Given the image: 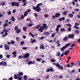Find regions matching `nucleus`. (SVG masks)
Instances as JSON below:
<instances>
[{
    "mask_svg": "<svg viewBox=\"0 0 80 80\" xmlns=\"http://www.w3.org/2000/svg\"><path fill=\"white\" fill-rule=\"evenodd\" d=\"M33 9H34V10H36V12H40L41 11V8H40V7L39 6H36V7H32Z\"/></svg>",
    "mask_w": 80,
    "mask_h": 80,
    "instance_id": "f257e3e1",
    "label": "nucleus"
},
{
    "mask_svg": "<svg viewBox=\"0 0 80 80\" xmlns=\"http://www.w3.org/2000/svg\"><path fill=\"white\" fill-rule=\"evenodd\" d=\"M5 49L6 50H9L10 49V47H9V45H8L6 44H5Z\"/></svg>",
    "mask_w": 80,
    "mask_h": 80,
    "instance_id": "f03ea898",
    "label": "nucleus"
},
{
    "mask_svg": "<svg viewBox=\"0 0 80 80\" xmlns=\"http://www.w3.org/2000/svg\"><path fill=\"white\" fill-rule=\"evenodd\" d=\"M29 56H30V54L26 53L25 55L23 56V57L25 58H27L29 57Z\"/></svg>",
    "mask_w": 80,
    "mask_h": 80,
    "instance_id": "7ed1b4c3",
    "label": "nucleus"
},
{
    "mask_svg": "<svg viewBox=\"0 0 80 80\" xmlns=\"http://www.w3.org/2000/svg\"><path fill=\"white\" fill-rule=\"evenodd\" d=\"M38 31H39L41 32H43V26H41L40 27V28L38 29Z\"/></svg>",
    "mask_w": 80,
    "mask_h": 80,
    "instance_id": "20e7f679",
    "label": "nucleus"
},
{
    "mask_svg": "<svg viewBox=\"0 0 80 80\" xmlns=\"http://www.w3.org/2000/svg\"><path fill=\"white\" fill-rule=\"evenodd\" d=\"M42 27V28H43V30H45V29H46V28L48 27V26H47V24H43Z\"/></svg>",
    "mask_w": 80,
    "mask_h": 80,
    "instance_id": "39448f33",
    "label": "nucleus"
},
{
    "mask_svg": "<svg viewBox=\"0 0 80 80\" xmlns=\"http://www.w3.org/2000/svg\"><path fill=\"white\" fill-rule=\"evenodd\" d=\"M74 36H75V35L73 34L72 35L71 34L68 35V37L70 38H74Z\"/></svg>",
    "mask_w": 80,
    "mask_h": 80,
    "instance_id": "423d86ee",
    "label": "nucleus"
},
{
    "mask_svg": "<svg viewBox=\"0 0 80 80\" xmlns=\"http://www.w3.org/2000/svg\"><path fill=\"white\" fill-rule=\"evenodd\" d=\"M35 61H30L28 63V65H31V64H35Z\"/></svg>",
    "mask_w": 80,
    "mask_h": 80,
    "instance_id": "0eeeda50",
    "label": "nucleus"
},
{
    "mask_svg": "<svg viewBox=\"0 0 80 80\" xmlns=\"http://www.w3.org/2000/svg\"><path fill=\"white\" fill-rule=\"evenodd\" d=\"M55 15L56 18H58V17H59L60 16V13H56Z\"/></svg>",
    "mask_w": 80,
    "mask_h": 80,
    "instance_id": "6e6552de",
    "label": "nucleus"
},
{
    "mask_svg": "<svg viewBox=\"0 0 80 80\" xmlns=\"http://www.w3.org/2000/svg\"><path fill=\"white\" fill-rule=\"evenodd\" d=\"M11 19L12 22H14L15 20V18H14V17L12 16L11 17Z\"/></svg>",
    "mask_w": 80,
    "mask_h": 80,
    "instance_id": "1a4fd4ad",
    "label": "nucleus"
},
{
    "mask_svg": "<svg viewBox=\"0 0 80 80\" xmlns=\"http://www.w3.org/2000/svg\"><path fill=\"white\" fill-rule=\"evenodd\" d=\"M67 48V47L64 46L62 48H61V51H63V50H65V48Z\"/></svg>",
    "mask_w": 80,
    "mask_h": 80,
    "instance_id": "9d476101",
    "label": "nucleus"
},
{
    "mask_svg": "<svg viewBox=\"0 0 80 80\" xmlns=\"http://www.w3.org/2000/svg\"><path fill=\"white\" fill-rule=\"evenodd\" d=\"M67 40H68V38L67 37H65L63 38V40L64 41H66Z\"/></svg>",
    "mask_w": 80,
    "mask_h": 80,
    "instance_id": "9b49d317",
    "label": "nucleus"
},
{
    "mask_svg": "<svg viewBox=\"0 0 80 80\" xmlns=\"http://www.w3.org/2000/svg\"><path fill=\"white\" fill-rule=\"evenodd\" d=\"M27 14H28V11H26L24 13V17H26L27 16Z\"/></svg>",
    "mask_w": 80,
    "mask_h": 80,
    "instance_id": "f8f14e48",
    "label": "nucleus"
},
{
    "mask_svg": "<svg viewBox=\"0 0 80 80\" xmlns=\"http://www.w3.org/2000/svg\"><path fill=\"white\" fill-rule=\"evenodd\" d=\"M74 32L76 33H78L80 32L78 31V30H76L74 31Z\"/></svg>",
    "mask_w": 80,
    "mask_h": 80,
    "instance_id": "ddd939ff",
    "label": "nucleus"
},
{
    "mask_svg": "<svg viewBox=\"0 0 80 80\" xmlns=\"http://www.w3.org/2000/svg\"><path fill=\"white\" fill-rule=\"evenodd\" d=\"M40 48L41 49H43V50H44V49H45V47H43V46L42 45H41L40 46Z\"/></svg>",
    "mask_w": 80,
    "mask_h": 80,
    "instance_id": "4468645a",
    "label": "nucleus"
},
{
    "mask_svg": "<svg viewBox=\"0 0 80 80\" xmlns=\"http://www.w3.org/2000/svg\"><path fill=\"white\" fill-rule=\"evenodd\" d=\"M23 78V77H18V80H22Z\"/></svg>",
    "mask_w": 80,
    "mask_h": 80,
    "instance_id": "2eb2a0df",
    "label": "nucleus"
},
{
    "mask_svg": "<svg viewBox=\"0 0 80 80\" xmlns=\"http://www.w3.org/2000/svg\"><path fill=\"white\" fill-rule=\"evenodd\" d=\"M21 32V30L20 29H18L17 30L16 33H19Z\"/></svg>",
    "mask_w": 80,
    "mask_h": 80,
    "instance_id": "dca6fc26",
    "label": "nucleus"
},
{
    "mask_svg": "<svg viewBox=\"0 0 80 80\" xmlns=\"http://www.w3.org/2000/svg\"><path fill=\"white\" fill-rule=\"evenodd\" d=\"M14 78L15 79H17L18 78V77L17 76V74H15L14 75Z\"/></svg>",
    "mask_w": 80,
    "mask_h": 80,
    "instance_id": "f3484780",
    "label": "nucleus"
},
{
    "mask_svg": "<svg viewBox=\"0 0 80 80\" xmlns=\"http://www.w3.org/2000/svg\"><path fill=\"white\" fill-rule=\"evenodd\" d=\"M29 34L31 35L33 38H34V37H35V36H34V35L32 33L29 32Z\"/></svg>",
    "mask_w": 80,
    "mask_h": 80,
    "instance_id": "a211bd4d",
    "label": "nucleus"
},
{
    "mask_svg": "<svg viewBox=\"0 0 80 80\" xmlns=\"http://www.w3.org/2000/svg\"><path fill=\"white\" fill-rule=\"evenodd\" d=\"M12 6H15V2H13L11 3Z\"/></svg>",
    "mask_w": 80,
    "mask_h": 80,
    "instance_id": "6ab92c4d",
    "label": "nucleus"
},
{
    "mask_svg": "<svg viewBox=\"0 0 80 80\" xmlns=\"http://www.w3.org/2000/svg\"><path fill=\"white\" fill-rule=\"evenodd\" d=\"M7 25H8V24L7 23H5L3 24V27L4 28H6V26H7Z\"/></svg>",
    "mask_w": 80,
    "mask_h": 80,
    "instance_id": "aec40b11",
    "label": "nucleus"
},
{
    "mask_svg": "<svg viewBox=\"0 0 80 80\" xmlns=\"http://www.w3.org/2000/svg\"><path fill=\"white\" fill-rule=\"evenodd\" d=\"M23 78L24 80H26L27 79V76L25 75L23 76Z\"/></svg>",
    "mask_w": 80,
    "mask_h": 80,
    "instance_id": "412c9836",
    "label": "nucleus"
},
{
    "mask_svg": "<svg viewBox=\"0 0 80 80\" xmlns=\"http://www.w3.org/2000/svg\"><path fill=\"white\" fill-rule=\"evenodd\" d=\"M68 16L69 17H71V18L73 17V15L72 14H69Z\"/></svg>",
    "mask_w": 80,
    "mask_h": 80,
    "instance_id": "4be33fe9",
    "label": "nucleus"
},
{
    "mask_svg": "<svg viewBox=\"0 0 80 80\" xmlns=\"http://www.w3.org/2000/svg\"><path fill=\"white\" fill-rule=\"evenodd\" d=\"M7 62H3V64H2V65H3L4 66H7Z\"/></svg>",
    "mask_w": 80,
    "mask_h": 80,
    "instance_id": "5701e85b",
    "label": "nucleus"
},
{
    "mask_svg": "<svg viewBox=\"0 0 80 80\" xmlns=\"http://www.w3.org/2000/svg\"><path fill=\"white\" fill-rule=\"evenodd\" d=\"M56 55L57 57H59L60 55V52H58L56 54Z\"/></svg>",
    "mask_w": 80,
    "mask_h": 80,
    "instance_id": "b1692460",
    "label": "nucleus"
},
{
    "mask_svg": "<svg viewBox=\"0 0 80 80\" xmlns=\"http://www.w3.org/2000/svg\"><path fill=\"white\" fill-rule=\"evenodd\" d=\"M68 13V11L64 12L63 13V15H67V14Z\"/></svg>",
    "mask_w": 80,
    "mask_h": 80,
    "instance_id": "393cba45",
    "label": "nucleus"
},
{
    "mask_svg": "<svg viewBox=\"0 0 80 80\" xmlns=\"http://www.w3.org/2000/svg\"><path fill=\"white\" fill-rule=\"evenodd\" d=\"M15 6L16 7H18L19 6V4H18V2H15Z\"/></svg>",
    "mask_w": 80,
    "mask_h": 80,
    "instance_id": "a878e982",
    "label": "nucleus"
},
{
    "mask_svg": "<svg viewBox=\"0 0 80 80\" xmlns=\"http://www.w3.org/2000/svg\"><path fill=\"white\" fill-rule=\"evenodd\" d=\"M51 62H56V61L53 59H51Z\"/></svg>",
    "mask_w": 80,
    "mask_h": 80,
    "instance_id": "bb28decb",
    "label": "nucleus"
},
{
    "mask_svg": "<svg viewBox=\"0 0 80 80\" xmlns=\"http://www.w3.org/2000/svg\"><path fill=\"white\" fill-rule=\"evenodd\" d=\"M36 60H37V61H41V60H42V59L40 58H38L36 59Z\"/></svg>",
    "mask_w": 80,
    "mask_h": 80,
    "instance_id": "cd10ccee",
    "label": "nucleus"
},
{
    "mask_svg": "<svg viewBox=\"0 0 80 80\" xmlns=\"http://www.w3.org/2000/svg\"><path fill=\"white\" fill-rule=\"evenodd\" d=\"M3 31L5 33H7V32H8V31L5 29H4Z\"/></svg>",
    "mask_w": 80,
    "mask_h": 80,
    "instance_id": "c85d7f7f",
    "label": "nucleus"
},
{
    "mask_svg": "<svg viewBox=\"0 0 80 80\" xmlns=\"http://www.w3.org/2000/svg\"><path fill=\"white\" fill-rule=\"evenodd\" d=\"M71 45V43H68L66 44V46H65V47H66V48L67 47H68V46H70Z\"/></svg>",
    "mask_w": 80,
    "mask_h": 80,
    "instance_id": "c756f323",
    "label": "nucleus"
},
{
    "mask_svg": "<svg viewBox=\"0 0 80 80\" xmlns=\"http://www.w3.org/2000/svg\"><path fill=\"white\" fill-rule=\"evenodd\" d=\"M5 3L4 2H2L1 3V5L2 6H4V5H5Z\"/></svg>",
    "mask_w": 80,
    "mask_h": 80,
    "instance_id": "7c9ffc66",
    "label": "nucleus"
},
{
    "mask_svg": "<svg viewBox=\"0 0 80 80\" xmlns=\"http://www.w3.org/2000/svg\"><path fill=\"white\" fill-rule=\"evenodd\" d=\"M18 76H21V75H23V73L22 72H20L19 74H17Z\"/></svg>",
    "mask_w": 80,
    "mask_h": 80,
    "instance_id": "2f4dec72",
    "label": "nucleus"
},
{
    "mask_svg": "<svg viewBox=\"0 0 80 80\" xmlns=\"http://www.w3.org/2000/svg\"><path fill=\"white\" fill-rule=\"evenodd\" d=\"M34 42H36V40L35 39H33L31 41L32 43H33Z\"/></svg>",
    "mask_w": 80,
    "mask_h": 80,
    "instance_id": "473e14b6",
    "label": "nucleus"
},
{
    "mask_svg": "<svg viewBox=\"0 0 80 80\" xmlns=\"http://www.w3.org/2000/svg\"><path fill=\"white\" fill-rule=\"evenodd\" d=\"M15 43V41L13 40H12L11 41V44H14V43Z\"/></svg>",
    "mask_w": 80,
    "mask_h": 80,
    "instance_id": "72a5a7b5",
    "label": "nucleus"
},
{
    "mask_svg": "<svg viewBox=\"0 0 80 80\" xmlns=\"http://www.w3.org/2000/svg\"><path fill=\"white\" fill-rule=\"evenodd\" d=\"M40 25H39L36 27L35 29H37V28H40Z\"/></svg>",
    "mask_w": 80,
    "mask_h": 80,
    "instance_id": "f704fd0d",
    "label": "nucleus"
},
{
    "mask_svg": "<svg viewBox=\"0 0 80 80\" xmlns=\"http://www.w3.org/2000/svg\"><path fill=\"white\" fill-rule=\"evenodd\" d=\"M49 16V15L47 14H45L44 15V17L45 18L48 17Z\"/></svg>",
    "mask_w": 80,
    "mask_h": 80,
    "instance_id": "c9c22d12",
    "label": "nucleus"
},
{
    "mask_svg": "<svg viewBox=\"0 0 80 80\" xmlns=\"http://www.w3.org/2000/svg\"><path fill=\"white\" fill-rule=\"evenodd\" d=\"M67 26H68V27H72V25H71V24L70 23L67 24Z\"/></svg>",
    "mask_w": 80,
    "mask_h": 80,
    "instance_id": "e433bc0d",
    "label": "nucleus"
},
{
    "mask_svg": "<svg viewBox=\"0 0 80 80\" xmlns=\"http://www.w3.org/2000/svg\"><path fill=\"white\" fill-rule=\"evenodd\" d=\"M44 34L46 35H49V33L48 32H46L44 33Z\"/></svg>",
    "mask_w": 80,
    "mask_h": 80,
    "instance_id": "4c0bfd02",
    "label": "nucleus"
},
{
    "mask_svg": "<svg viewBox=\"0 0 80 80\" xmlns=\"http://www.w3.org/2000/svg\"><path fill=\"white\" fill-rule=\"evenodd\" d=\"M59 68H60L61 70H63V66H59Z\"/></svg>",
    "mask_w": 80,
    "mask_h": 80,
    "instance_id": "58836bf2",
    "label": "nucleus"
},
{
    "mask_svg": "<svg viewBox=\"0 0 80 80\" xmlns=\"http://www.w3.org/2000/svg\"><path fill=\"white\" fill-rule=\"evenodd\" d=\"M18 29V26H15L14 28L15 30H17Z\"/></svg>",
    "mask_w": 80,
    "mask_h": 80,
    "instance_id": "ea45409f",
    "label": "nucleus"
},
{
    "mask_svg": "<svg viewBox=\"0 0 80 80\" xmlns=\"http://www.w3.org/2000/svg\"><path fill=\"white\" fill-rule=\"evenodd\" d=\"M74 11L75 12H78L79 11V9L78 8H76L74 9Z\"/></svg>",
    "mask_w": 80,
    "mask_h": 80,
    "instance_id": "a19ab883",
    "label": "nucleus"
},
{
    "mask_svg": "<svg viewBox=\"0 0 80 80\" xmlns=\"http://www.w3.org/2000/svg\"><path fill=\"white\" fill-rule=\"evenodd\" d=\"M50 71V72H53V68H50L49 69Z\"/></svg>",
    "mask_w": 80,
    "mask_h": 80,
    "instance_id": "79ce46f5",
    "label": "nucleus"
},
{
    "mask_svg": "<svg viewBox=\"0 0 80 80\" xmlns=\"http://www.w3.org/2000/svg\"><path fill=\"white\" fill-rule=\"evenodd\" d=\"M27 29V27H24L23 28V30L24 31H25Z\"/></svg>",
    "mask_w": 80,
    "mask_h": 80,
    "instance_id": "37998d69",
    "label": "nucleus"
},
{
    "mask_svg": "<svg viewBox=\"0 0 80 80\" xmlns=\"http://www.w3.org/2000/svg\"><path fill=\"white\" fill-rule=\"evenodd\" d=\"M61 32H64V31H65V29L64 28H62L61 29Z\"/></svg>",
    "mask_w": 80,
    "mask_h": 80,
    "instance_id": "c03bdc74",
    "label": "nucleus"
},
{
    "mask_svg": "<svg viewBox=\"0 0 80 80\" xmlns=\"http://www.w3.org/2000/svg\"><path fill=\"white\" fill-rule=\"evenodd\" d=\"M19 59H21V58H23V56H20L18 57Z\"/></svg>",
    "mask_w": 80,
    "mask_h": 80,
    "instance_id": "a18cd8bd",
    "label": "nucleus"
},
{
    "mask_svg": "<svg viewBox=\"0 0 80 80\" xmlns=\"http://www.w3.org/2000/svg\"><path fill=\"white\" fill-rule=\"evenodd\" d=\"M56 67H59L60 66V64L58 63H57L56 64Z\"/></svg>",
    "mask_w": 80,
    "mask_h": 80,
    "instance_id": "49530a36",
    "label": "nucleus"
},
{
    "mask_svg": "<svg viewBox=\"0 0 80 80\" xmlns=\"http://www.w3.org/2000/svg\"><path fill=\"white\" fill-rule=\"evenodd\" d=\"M55 37V34H54V33H53L51 35V37H52V38H53V37Z\"/></svg>",
    "mask_w": 80,
    "mask_h": 80,
    "instance_id": "de8ad7c7",
    "label": "nucleus"
},
{
    "mask_svg": "<svg viewBox=\"0 0 80 80\" xmlns=\"http://www.w3.org/2000/svg\"><path fill=\"white\" fill-rule=\"evenodd\" d=\"M23 44H24V42L22 41L21 42L20 45H23Z\"/></svg>",
    "mask_w": 80,
    "mask_h": 80,
    "instance_id": "09e8293b",
    "label": "nucleus"
},
{
    "mask_svg": "<svg viewBox=\"0 0 80 80\" xmlns=\"http://www.w3.org/2000/svg\"><path fill=\"white\" fill-rule=\"evenodd\" d=\"M75 44H73L70 46V47H75Z\"/></svg>",
    "mask_w": 80,
    "mask_h": 80,
    "instance_id": "8fccbe9b",
    "label": "nucleus"
},
{
    "mask_svg": "<svg viewBox=\"0 0 80 80\" xmlns=\"http://www.w3.org/2000/svg\"><path fill=\"white\" fill-rule=\"evenodd\" d=\"M12 53L13 55H16V54H17V52H16V51H14Z\"/></svg>",
    "mask_w": 80,
    "mask_h": 80,
    "instance_id": "3c124183",
    "label": "nucleus"
},
{
    "mask_svg": "<svg viewBox=\"0 0 80 80\" xmlns=\"http://www.w3.org/2000/svg\"><path fill=\"white\" fill-rule=\"evenodd\" d=\"M42 5V3H40L39 4H38L37 5V6H38L39 7V6H41V5Z\"/></svg>",
    "mask_w": 80,
    "mask_h": 80,
    "instance_id": "603ef678",
    "label": "nucleus"
},
{
    "mask_svg": "<svg viewBox=\"0 0 80 80\" xmlns=\"http://www.w3.org/2000/svg\"><path fill=\"white\" fill-rule=\"evenodd\" d=\"M7 13L8 14V15H11V12L10 11H8L7 12Z\"/></svg>",
    "mask_w": 80,
    "mask_h": 80,
    "instance_id": "864d4df0",
    "label": "nucleus"
},
{
    "mask_svg": "<svg viewBox=\"0 0 80 80\" xmlns=\"http://www.w3.org/2000/svg\"><path fill=\"white\" fill-rule=\"evenodd\" d=\"M22 49H23V50H26L28 48L27 47H24V48H22Z\"/></svg>",
    "mask_w": 80,
    "mask_h": 80,
    "instance_id": "5fc2aeb1",
    "label": "nucleus"
},
{
    "mask_svg": "<svg viewBox=\"0 0 80 80\" xmlns=\"http://www.w3.org/2000/svg\"><path fill=\"white\" fill-rule=\"evenodd\" d=\"M61 27V25L60 24L58 25L57 26V28H60Z\"/></svg>",
    "mask_w": 80,
    "mask_h": 80,
    "instance_id": "6e6d98bb",
    "label": "nucleus"
},
{
    "mask_svg": "<svg viewBox=\"0 0 80 80\" xmlns=\"http://www.w3.org/2000/svg\"><path fill=\"white\" fill-rule=\"evenodd\" d=\"M74 28H76L77 29H78L79 28L78 27L76 26H74Z\"/></svg>",
    "mask_w": 80,
    "mask_h": 80,
    "instance_id": "4d7b16f0",
    "label": "nucleus"
},
{
    "mask_svg": "<svg viewBox=\"0 0 80 80\" xmlns=\"http://www.w3.org/2000/svg\"><path fill=\"white\" fill-rule=\"evenodd\" d=\"M32 25H33V24H32V23L28 25L29 27H32Z\"/></svg>",
    "mask_w": 80,
    "mask_h": 80,
    "instance_id": "13d9d810",
    "label": "nucleus"
},
{
    "mask_svg": "<svg viewBox=\"0 0 80 80\" xmlns=\"http://www.w3.org/2000/svg\"><path fill=\"white\" fill-rule=\"evenodd\" d=\"M57 18V17H56V15L55 16L53 15L52 16V18Z\"/></svg>",
    "mask_w": 80,
    "mask_h": 80,
    "instance_id": "bf43d9fd",
    "label": "nucleus"
},
{
    "mask_svg": "<svg viewBox=\"0 0 80 80\" xmlns=\"http://www.w3.org/2000/svg\"><path fill=\"white\" fill-rule=\"evenodd\" d=\"M66 67H71V66H70V64L67 65Z\"/></svg>",
    "mask_w": 80,
    "mask_h": 80,
    "instance_id": "052dcab7",
    "label": "nucleus"
},
{
    "mask_svg": "<svg viewBox=\"0 0 80 80\" xmlns=\"http://www.w3.org/2000/svg\"><path fill=\"white\" fill-rule=\"evenodd\" d=\"M24 16H21V19H20L21 20H22V19H23L24 18Z\"/></svg>",
    "mask_w": 80,
    "mask_h": 80,
    "instance_id": "680f3d73",
    "label": "nucleus"
},
{
    "mask_svg": "<svg viewBox=\"0 0 80 80\" xmlns=\"http://www.w3.org/2000/svg\"><path fill=\"white\" fill-rule=\"evenodd\" d=\"M15 12H16V10H15V9H14V10H13L12 13H15Z\"/></svg>",
    "mask_w": 80,
    "mask_h": 80,
    "instance_id": "e2e57ef3",
    "label": "nucleus"
},
{
    "mask_svg": "<svg viewBox=\"0 0 80 80\" xmlns=\"http://www.w3.org/2000/svg\"><path fill=\"white\" fill-rule=\"evenodd\" d=\"M3 17V15L1 13H0V17Z\"/></svg>",
    "mask_w": 80,
    "mask_h": 80,
    "instance_id": "0e129e2a",
    "label": "nucleus"
},
{
    "mask_svg": "<svg viewBox=\"0 0 80 80\" xmlns=\"http://www.w3.org/2000/svg\"><path fill=\"white\" fill-rule=\"evenodd\" d=\"M64 54L65 55H68V52H65L64 53Z\"/></svg>",
    "mask_w": 80,
    "mask_h": 80,
    "instance_id": "69168bd1",
    "label": "nucleus"
},
{
    "mask_svg": "<svg viewBox=\"0 0 80 80\" xmlns=\"http://www.w3.org/2000/svg\"><path fill=\"white\" fill-rule=\"evenodd\" d=\"M7 44L8 45H10L11 44V42H7Z\"/></svg>",
    "mask_w": 80,
    "mask_h": 80,
    "instance_id": "338daca9",
    "label": "nucleus"
},
{
    "mask_svg": "<svg viewBox=\"0 0 80 80\" xmlns=\"http://www.w3.org/2000/svg\"><path fill=\"white\" fill-rule=\"evenodd\" d=\"M16 40L18 41H20V39H19V38L18 37L16 38Z\"/></svg>",
    "mask_w": 80,
    "mask_h": 80,
    "instance_id": "774afa93",
    "label": "nucleus"
}]
</instances>
